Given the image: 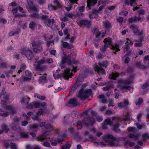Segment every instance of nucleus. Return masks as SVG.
<instances>
[{
	"mask_svg": "<svg viewBox=\"0 0 149 149\" xmlns=\"http://www.w3.org/2000/svg\"><path fill=\"white\" fill-rule=\"evenodd\" d=\"M84 137L88 136V138L91 139L92 142L95 143H97L98 145H107L113 147L120 146L122 143L120 142L121 139L120 138H115L112 135L108 134L103 136L102 141H100L95 138L93 137L92 134H89V132L86 131L84 133Z\"/></svg>",
	"mask_w": 149,
	"mask_h": 149,
	"instance_id": "1",
	"label": "nucleus"
},
{
	"mask_svg": "<svg viewBox=\"0 0 149 149\" xmlns=\"http://www.w3.org/2000/svg\"><path fill=\"white\" fill-rule=\"evenodd\" d=\"M95 122V120L94 117L91 118H89L85 119L83 120L82 123L80 122H78L77 124L78 129H79L83 126H87L88 125V123L93 124Z\"/></svg>",
	"mask_w": 149,
	"mask_h": 149,
	"instance_id": "2",
	"label": "nucleus"
},
{
	"mask_svg": "<svg viewBox=\"0 0 149 149\" xmlns=\"http://www.w3.org/2000/svg\"><path fill=\"white\" fill-rule=\"evenodd\" d=\"M91 90L90 89L85 90H82L79 91L78 96L81 100H85L91 95Z\"/></svg>",
	"mask_w": 149,
	"mask_h": 149,
	"instance_id": "3",
	"label": "nucleus"
},
{
	"mask_svg": "<svg viewBox=\"0 0 149 149\" xmlns=\"http://www.w3.org/2000/svg\"><path fill=\"white\" fill-rule=\"evenodd\" d=\"M70 69L68 68L66 69L64 71L63 73H62L61 75L58 74L57 75L54 74H53V76L55 79H57L59 78H61V76L64 77L66 79H68L72 75V73H70Z\"/></svg>",
	"mask_w": 149,
	"mask_h": 149,
	"instance_id": "4",
	"label": "nucleus"
},
{
	"mask_svg": "<svg viewBox=\"0 0 149 149\" xmlns=\"http://www.w3.org/2000/svg\"><path fill=\"white\" fill-rule=\"evenodd\" d=\"M70 69L68 68L66 69L64 71L63 73H62L61 75L58 74L57 75L54 74H53V76L55 79H57L59 78H61V76L64 77L66 79H68L72 75V73H70Z\"/></svg>",
	"mask_w": 149,
	"mask_h": 149,
	"instance_id": "5",
	"label": "nucleus"
},
{
	"mask_svg": "<svg viewBox=\"0 0 149 149\" xmlns=\"http://www.w3.org/2000/svg\"><path fill=\"white\" fill-rule=\"evenodd\" d=\"M132 82L131 81H127L124 80H120L118 81V87H120L121 89L125 90L128 89L130 90L132 89L131 88L128 86H126V85L131 83Z\"/></svg>",
	"mask_w": 149,
	"mask_h": 149,
	"instance_id": "6",
	"label": "nucleus"
},
{
	"mask_svg": "<svg viewBox=\"0 0 149 149\" xmlns=\"http://www.w3.org/2000/svg\"><path fill=\"white\" fill-rule=\"evenodd\" d=\"M64 56L63 57L62 59V63H67L69 64H71L72 63L75 64H77V63L78 62H75L74 61V58L75 56H74L73 57H71V56L70 55H68L67 56L64 53Z\"/></svg>",
	"mask_w": 149,
	"mask_h": 149,
	"instance_id": "7",
	"label": "nucleus"
},
{
	"mask_svg": "<svg viewBox=\"0 0 149 149\" xmlns=\"http://www.w3.org/2000/svg\"><path fill=\"white\" fill-rule=\"evenodd\" d=\"M31 44L32 46L35 47L33 48L34 51L36 52H38L42 51V49L41 45V42L39 40L36 41H32Z\"/></svg>",
	"mask_w": 149,
	"mask_h": 149,
	"instance_id": "8",
	"label": "nucleus"
},
{
	"mask_svg": "<svg viewBox=\"0 0 149 149\" xmlns=\"http://www.w3.org/2000/svg\"><path fill=\"white\" fill-rule=\"evenodd\" d=\"M46 104L44 102L41 103L33 102L32 103L30 104L28 107L29 109H32L34 107L36 108H40L43 109L45 108Z\"/></svg>",
	"mask_w": 149,
	"mask_h": 149,
	"instance_id": "9",
	"label": "nucleus"
},
{
	"mask_svg": "<svg viewBox=\"0 0 149 149\" xmlns=\"http://www.w3.org/2000/svg\"><path fill=\"white\" fill-rule=\"evenodd\" d=\"M43 111L42 109H40V110L37 113V115L35 116H34L33 113L31 112H28L27 113V115L26 114L24 115V114H23V116H24L25 115V116L26 119H27L31 117L33 120H37L38 119V116L42 114L43 113Z\"/></svg>",
	"mask_w": 149,
	"mask_h": 149,
	"instance_id": "10",
	"label": "nucleus"
},
{
	"mask_svg": "<svg viewBox=\"0 0 149 149\" xmlns=\"http://www.w3.org/2000/svg\"><path fill=\"white\" fill-rule=\"evenodd\" d=\"M21 53L23 55H25L29 60H31L33 57L32 52L29 50V49H23Z\"/></svg>",
	"mask_w": 149,
	"mask_h": 149,
	"instance_id": "11",
	"label": "nucleus"
},
{
	"mask_svg": "<svg viewBox=\"0 0 149 149\" xmlns=\"http://www.w3.org/2000/svg\"><path fill=\"white\" fill-rule=\"evenodd\" d=\"M104 42V47L101 49L102 52H104L107 48L110 47L112 44L111 39L109 38H106Z\"/></svg>",
	"mask_w": 149,
	"mask_h": 149,
	"instance_id": "12",
	"label": "nucleus"
},
{
	"mask_svg": "<svg viewBox=\"0 0 149 149\" xmlns=\"http://www.w3.org/2000/svg\"><path fill=\"white\" fill-rule=\"evenodd\" d=\"M25 73V77H22L20 78V80L22 81H28L31 79V74L30 71L28 70L26 71Z\"/></svg>",
	"mask_w": 149,
	"mask_h": 149,
	"instance_id": "13",
	"label": "nucleus"
},
{
	"mask_svg": "<svg viewBox=\"0 0 149 149\" xmlns=\"http://www.w3.org/2000/svg\"><path fill=\"white\" fill-rule=\"evenodd\" d=\"M125 3L127 5H130L132 6H133L134 7H135L134 8V11L138 9V7H136L137 6V4L135 1V0H127Z\"/></svg>",
	"mask_w": 149,
	"mask_h": 149,
	"instance_id": "14",
	"label": "nucleus"
},
{
	"mask_svg": "<svg viewBox=\"0 0 149 149\" xmlns=\"http://www.w3.org/2000/svg\"><path fill=\"white\" fill-rule=\"evenodd\" d=\"M129 105V102L127 100H125L124 103L122 102L118 104V107L120 109L123 108L124 109H126L127 106Z\"/></svg>",
	"mask_w": 149,
	"mask_h": 149,
	"instance_id": "15",
	"label": "nucleus"
},
{
	"mask_svg": "<svg viewBox=\"0 0 149 149\" xmlns=\"http://www.w3.org/2000/svg\"><path fill=\"white\" fill-rule=\"evenodd\" d=\"M77 22L79 25L81 26L84 25L88 27L90 25V22L86 20L78 19Z\"/></svg>",
	"mask_w": 149,
	"mask_h": 149,
	"instance_id": "16",
	"label": "nucleus"
},
{
	"mask_svg": "<svg viewBox=\"0 0 149 149\" xmlns=\"http://www.w3.org/2000/svg\"><path fill=\"white\" fill-rule=\"evenodd\" d=\"M19 122L17 118H15L14 119V121L13 123V126L12 127L13 129L15 130L19 131L20 130L19 127L17 126Z\"/></svg>",
	"mask_w": 149,
	"mask_h": 149,
	"instance_id": "17",
	"label": "nucleus"
},
{
	"mask_svg": "<svg viewBox=\"0 0 149 149\" xmlns=\"http://www.w3.org/2000/svg\"><path fill=\"white\" fill-rule=\"evenodd\" d=\"M130 116V113H127L125 115V116L123 118H121L120 117H117L115 118L114 117H112V119L113 120H114V119H116L118 121H121L122 120H127L128 119H130L129 116Z\"/></svg>",
	"mask_w": 149,
	"mask_h": 149,
	"instance_id": "18",
	"label": "nucleus"
},
{
	"mask_svg": "<svg viewBox=\"0 0 149 149\" xmlns=\"http://www.w3.org/2000/svg\"><path fill=\"white\" fill-rule=\"evenodd\" d=\"M94 70L99 74H101L103 75L105 74L104 70L102 68L98 67L97 65L95 66Z\"/></svg>",
	"mask_w": 149,
	"mask_h": 149,
	"instance_id": "19",
	"label": "nucleus"
},
{
	"mask_svg": "<svg viewBox=\"0 0 149 149\" xmlns=\"http://www.w3.org/2000/svg\"><path fill=\"white\" fill-rule=\"evenodd\" d=\"M112 122L109 119H107L105 120L104 124L102 125V127L103 129H106L107 128V125H112Z\"/></svg>",
	"mask_w": 149,
	"mask_h": 149,
	"instance_id": "20",
	"label": "nucleus"
},
{
	"mask_svg": "<svg viewBox=\"0 0 149 149\" xmlns=\"http://www.w3.org/2000/svg\"><path fill=\"white\" fill-rule=\"evenodd\" d=\"M38 58H36V63H38V65L35 67L36 69L37 70H41V68L40 67V65L44 63L45 62V61L44 59H42L39 61H37L38 60Z\"/></svg>",
	"mask_w": 149,
	"mask_h": 149,
	"instance_id": "21",
	"label": "nucleus"
},
{
	"mask_svg": "<svg viewBox=\"0 0 149 149\" xmlns=\"http://www.w3.org/2000/svg\"><path fill=\"white\" fill-rule=\"evenodd\" d=\"M27 1L30 8L33 11H36L37 10V8L33 5L31 0H27Z\"/></svg>",
	"mask_w": 149,
	"mask_h": 149,
	"instance_id": "22",
	"label": "nucleus"
},
{
	"mask_svg": "<svg viewBox=\"0 0 149 149\" xmlns=\"http://www.w3.org/2000/svg\"><path fill=\"white\" fill-rule=\"evenodd\" d=\"M39 126L40 127H44L46 129H51L52 130H53V127L49 124H46L44 122H41L40 123Z\"/></svg>",
	"mask_w": 149,
	"mask_h": 149,
	"instance_id": "23",
	"label": "nucleus"
},
{
	"mask_svg": "<svg viewBox=\"0 0 149 149\" xmlns=\"http://www.w3.org/2000/svg\"><path fill=\"white\" fill-rule=\"evenodd\" d=\"M65 1H68V3H69L70 7H65V8L68 11H69L71 9V6L74 3H77V0H65Z\"/></svg>",
	"mask_w": 149,
	"mask_h": 149,
	"instance_id": "24",
	"label": "nucleus"
},
{
	"mask_svg": "<svg viewBox=\"0 0 149 149\" xmlns=\"http://www.w3.org/2000/svg\"><path fill=\"white\" fill-rule=\"evenodd\" d=\"M126 39L127 41L125 42V48L127 50L130 46H132L133 43L132 40H130L129 39L127 38Z\"/></svg>",
	"mask_w": 149,
	"mask_h": 149,
	"instance_id": "25",
	"label": "nucleus"
},
{
	"mask_svg": "<svg viewBox=\"0 0 149 149\" xmlns=\"http://www.w3.org/2000/svg\"><path fill=\"white\" fill-rule=\"evenodd\" d=\"M97 0H87V6L90 7L91 6H94L97 3Z\"/></svg>",
	"mask_w": 149,
	"mask_h": 149,
	"instance_id": "26",
	"label": "nucleus"
},
{
	"mask_svg": "<svg viewBox=\"0 0 149 149\" xmlns=\"http://www.w3.org/2000/svg\"><path fill=\"white\" fill-rule=\"evenodd\" d=\"M83 81V78L81 77L80 76H79L75 84H74L73 86L74 88H76L78 86L79 84H80V82H82Z\"/></svg>",
	"mask_w": 149,
	"mask_h": 149,
	"instance_id": "27",
	"label": "nucleus"
},
{
	"mask_svg": "<svg viewBox=\"0 0 149 149\" xmlns=\"http://www.w3.org/2000/svg\"><path fill=\"white\" fill-rule=\"evenodd\" d=\"M119 74L117 72H112L109 76V78L111 79H113V80L115 79L116 77H117L119 76Z\"/></svg>",
	"mask_w": 149,
	"mask_h": 149,
	"instance_id": "28",
	"label": "nucleus"
},
{
	"mask_svg": "<svg viewBox=\"0 0 149 149\" xmlns=\"http://www.w3.org/2000/svg\"><path fill=\"white\" fill-rule=\"evenodd\" d=\"M98 97L100 100L101 102L103 103L104 104H106L107 103V101L104 95H99L98 96Z\"/></svg>",
	"mask_w": 149,
	"mask_h": 149,
	"instance_id": "29",
	"label": "nucleus"
},
{
	"mask_svg": "<svg viewBox=\"0 0 149 149\" xmlns=\"http://www.w3.org/2000/svg\"><path fill=\"white\" fill-rule=\"evenodd\" d=\"M39 127L38 125L37 124H34L30 126V129L35 131H36Z\"/></svg>",
	"mask_w": 149,
	"mask_h": 149,
	"instance_id": "30",
	"label": "nucleus"
},
{
	"mask_svg": "<svg viewBox=\"0 0 149 149\" xmlns=\"http://www.w3.org/2000/svg\"><path fill=\"white\" fill-rule=\"evenodd\" d=\"M18 9L19 12L22 13H24L23 8L20 7H19L17 8L13 9L12 10V13L14 14L17 11Z\"/></svg>",
	"mask_w": 149,
	"mask_h": 149,
	"instance_id": "31",
	"label": "nucleus"
},
{
	"mask_svg": "<svg viewBox=\"0 0 149 149\" xmlns=\"http://www.w3.org/2000/svg\"><path fill=\"white\" fill-rule=\"evenodd\" d=\"M62 142L63 140L58 138L54 142H52V145L53 146H56L57 145V143L59 144H62Z\"/></svg>",
	"mask_w": 149,
	"mask_h": 149,
	"instance_id": "32",
	"label": "nucleus"
},
{
	"mask_svg": "<svg viewBox=\"0 0 149 149\" xmlns=\"http://www.w3.org/2000/svg\"><path fill=\"white\" fill-rule=\"evenodd\" d=\"M131 29H132L134 33H137L138 31V27L134 24H132L130 27Z\"/></svg>",
	"mask_w": 149,
	"mask_h": 149,
	"instance_id": "33",
	"label": "nucleus"
},
{
	"mask_svg": "<svg viewBox=\"0 0 149 149\" xmlns=\"http://www.w3.org/2000/svg\"><path fill=\"white\" fill-rule=\"evenodd\" d=\"M7 109L11 113H13L15 112V107L12 106H7Z\"/></svg>",
	"mask_w": 149,
	"mask_h": 149,
	"instance_id": "34",
	"label": "nucleus"
},
{
	"mask_svg": "<svg viewBox=\"0 0 149 149\" xmlns=\"http://www.w3.org/2000/svg\"><path fill=\"white\" fill-rule=\"evenodd\" d=\"M49 133L48 132H46L44 133L43 135L41 136H40L38 137V139L40 140H44L45 138H47V137L46 136V135L49 134Z\"/></svg>",
	"mask_w": 149,
	"mask_h": 149,
	"instance_id": "35",
	"label": "nucleus"
},
{
	"mask_svg": "<svg viewBox=\"0 0 149 149\" xmlns=\"http://www.w3.org/2000/svg\"><path fill=\"white\" fill-rule=\"evenodd\" d=\"M2 128L3 131H0V134H1L3 132H5L6 133L9 130V129L5 125H3L2 127Z\"/></svg>",
	"mask_w": 149,
	"mask_h": 149,
	"instance_id": "36",
	"label": "nucleus"
},
{
	"mask_svg": "<svg viewBox=\"0 0 149 149\" xmlns=\"http://www.w3.org/2000/svg\"><path fill=\"white\" fill-rule=\"evenodd\" d=\"M57 7H58L56 6L53 5L52 4H49L48 6V8L51 11L56 10Z\"/></svg>",
	"mask_w": 149,
	"mask_h": 149,
	"instance_id": "37",
	"label": "nucleus"
},
{
	"mask_svg": "<svg viewBox=\"0 0 149 149\" xmlns=\"http://www.w3.org/2000/svg\"><path fill=\"white\" fill-rule=\"evenodd\" d=\"M98 64L100 66H103L104 67H107L108 65V63L107 61H105L102 63H99Z\"/></svg>",
	"mask_w": 149,
	"mask_h": 149,
	"instance_id": "38",
	"label": "nucleus"
},
{
	"mask_svg": "<svg viewBox=\"0 0 149 149\" xmlns=\"http://www.w3.org/2000/svg\"><path fill=\"white\" fill-rule=\"evenodd\" d=\"M63 45L64 47L69 48H71L73 47V45H69L68 42H64L63 43Z\"/></svg>",
	"mask_w": 149,
	"mask_h": 149,
	"instance_id": "39",
	"label": "nucleus"
},
{
	"mask_svg": "<svg viewBox=\"0 0 149 149\" xmlns=\"http://www.w3.org/2000/svg\"><path fill=\"white\" fill-rule=\"evenodd\" d=\"M69 103L71 104L75 105L77 104V101L76 98H74L70 100Z\"/></svg>",
	"mask_w": 149,
	"mask_h": 149,
	"instance_id": "40",
	"label": "nucleus"
},
{
	"mask_svg": "<svg viewBox=\"0 0 149 149\" xmlns=\"http://www.w3.org/2000/svg\"><path fill=\"white\" fill-rule=\"evenodd\" d=\"M111 47L112 49L113 50H115L116 51H118L120 50V47L117 44L112 45Z\"/></svg>",
	"mask_w": 149,
	"mask_h": 149,
	"instance_id": "41",
	"label": "nucleus"
},
{
	"mask_svg": "<svg viewBox=\"0 0 149 149\" xmlns=\"http://www.w3.org/2000/svg\"><path fill=\"white\" fill-rule=\"evenodd\" d=\"M71 143H66L64 147H61V149H68L71 147Z\"/></svg>",
	"mask_w": 149,
	"mask_h": 149,
	"instance_id": "42",
	"label": "nucleus"
},
{
	"mask_svg": "<svg viewBox=\"0 0 149 149\" xmlns=\"http://www.w3.org/2000/svg\"><path fill=\"white\" fill-rule=\"evenodd\" d=\"M36 26V23L33 22H31L29 24V27L31 29H33Z\"/></svg>",
	"mask_w": 149,
	"mask_h": 149,
	"instance_id": "43",
	"label": "nucleus"
},
{
	"mask_svg": "<svg viewBox=\"0 0 149 149\" xmlns=\"http://www.w3.org/2000/svg\"><path fill=\"white\" fill-rule=\"evenodd\" d=\"M29 100V98L27 97V96H25L24 97H22V98H21L20 100V102L22 104L24 103V102L26 101L27 100Z\"/></svg>",
	"mask_w": 149,
	"mask_h": 149,
	"instance_id": "44",
	"label": "nucleus"
},
{
	"mask_svg": "<svg viewBox=\"0 0 149 149\" xmlns=\"http://www.w3.org/2000/svg\"><path fill=\"white\" fill-rule=\"evenodd\" d=\"M54 22V19H52V22H51V20L49 19H48L46 22V23L47 24V25L49 26H51L52 25V23Z\"/></svg>",
	"mask_w": 149,
	"mask_h": 149,
	"instance_id": "45",
	"label": "nucleus"
},
{
	"mask_svg": "<svg viewBox=\"0 0 149 149\" xmlns=\"http://www.w3.org/2000/svg\"><path fill=\"white\" fill-rule=\"evenodd\" d=\"M103 23L104 25L106 28H109L111 26V24L108 21H105Z\"/></svg>",
	"mask_w": 149,
	"mask_h": 149,
	"instance_id": "46",
	"label": "nucleus"
},
{
	"mask_svg": "<svg viewBox=\"0 0 149 149\" xmlns=\"http://www.w3.org/2000/svg\"><path fill=\"white\" fill-rule=\"evenodd\" d=\"M130 138L134 140H136L138 139L139 136L137 135H135L133 134H130L129 135Z\"/></svg>",
	"mask_w": 149,
	"mask_h": 149,
	"instance_id": "47",
	"label": "nucleus"
},
{
	"mask_svg": "<svg viewBox=\"0 0 149 149\" xmlns=\"http://www.w3.org/2000/svg\"><path fill=\"white\" fill-rule=\"evenodd\" d=\"M46 78L44 76L40 77L39 79V83H41L42 82H45L46 81Z\"/></svg>",
	"mask_w": 149,
	"mask_h": 149,
	"instance_id": "48",
	"label": "nucleus"
},
{
	"mask_svg": "<svg viewBox=\"0 0 149 149\" xmlns=\"http://www.w3.org/2000/svg\"><path fill=\"white\" fill-rule=\"evenodd\" d=\"M134 143L133 142H132L129 141H127L125 143V146H127V145H129L130 146L132 147L134 145Z\"/></svg>",
	"mask_w": 149,
	"mask_h": 149,
	"instance_id": "49",
	"label": "nucleus"
},
{
	"mask_svg": "<svg viewBox=\"0 0 149 149\" xmlns=\"http://www.w3.org/2000/svg\"><path fill=\"white\" fill-rule=\"evenodd\" d=\"M10 147L12 149H16L17 148V146L15 143L11 142L9 145Z\"/></svg>",
	"mask_w": 149,
	"mask_h": 149,
	"instance_id": "50",
	"label": "nucleus"
},
{
	"mask_svg": "<svg viewBox=\"0 0 149 149\" xmlns=\"http://www.w3.org/2000/svg\"><path fill=\"white\" fill-rule=\"evenodd\" d=\"M21 136L22 137L26 138L28 136V134L25 132H23L20 133Z\"/></svg>",
	"mask_w": 149,
	"mask_h": 149,
	"instance_id": "51",
	"label": "nucleus"
},
{
	"mask_svg": "<svg viewBox=\"0 0 149 149\" xmlns=\"http://www.w3.org/2000/svg\"><path fill=\"white\" fill-rule=\"evenodd\" d=\"M143 102V100L141 98H139V100L136 102V105L137 106L140 105Z\"/></svg>",
	"mask_w": 149,
	"mask_h": 149,
	"instance_id": "52",
	"label": "nucleus"
},
{
	"mask_svg": "<svg viewBox=\"0 0 149 149\" xmlns=\"http://www.w3.org/2000/svg\"><path fill=\"white\" fill-rule=\"evenodd\" d=\"M136 43L135 44V46L136 47H140L142 44V40L139 41H136Z\"/></svg>",
	"mask_w": 149,
	"mask_h": 149,
	"instance_id": "53",
	"label": "nucleus"
},
{
	"mask_svg": "<svg viewBox=\"0 0 149 149\" xmlns=\"http://www.w3.org/2000/svg\"><path fill=\"white\" fill-rule=\"evenodd\" d=\"M109 104L108 105V106L109 107L110 106L114 107V105L113 104V101L111 99L109 101Z\"/></svg>",
	"mask_w": 149,
	"mask_h": 149,
	"instance_id": "54",
	"label": "nucleus"
},
{
	"mask_svg": "<svg viewBox=\"0 0 149 149\" xmlns=\"http://www.w3.org/2000/svg\"><path fill=\"white\" fill-rule=\"evenodd\" d=\"M42 145L44 146L49 147L50 146V144L47 142H43L42 143Z\"/></svg>",
	"mask_w": 149,
	"mask_h": 149,
	"instance_id": "55",
	"label": "nucleus"
},
{
	"mask_svg": "<svg viewBox=\"0 0 149 149\" xmlns=\"http://www.w3.org/2000/svg\"><path fill=\"white\" fill-rule=\"evenodd\" d=\"M61 20L63 21H66L68 20V16L67 15H66L64 17L61 18Z\"/></svg>",
	"mask_w": 149,
	"mask_h": 149,
	"instance_id": "56",
	"label": "nucleus"
},
{
	"mask_svg": "<svg viewBox=\"0 0 149 149\" xmlns=\"http://www.w3.org/2000/svg\"><path fill=\"white\" fill-rule=\"evenodd\" d=\"M136 17L131 18L129 19V22H133L134 21H136Z\"/></svg>",
	"mask_w": 149,
	"mask_h": 149,
	"instance_id": "57",
	"label": "nucleus"
},
{
	"mask_svg": "<svg viewBox=\"0 0 149 149\" xmlns=\"http://www.w3.org/2000/svg\"><path fill=\"white\" fill-rule=\"evenodd\" d=\"M37 97L41 100H44L45 98V96H40L39 95H37Z\"/></svg>",
	"mask_w": 149,
	"mask_h": 149,
	"instance_id": "58",
	"label": "nucleus"
},
{
	"mask_svg": "<svg viewBox=\"0 0 149 149\" xmlns=\"http://www.w3.org/2000/svg\"><path fill=\"white\" fill-rule=\"evenodd\" d=\"M135 128L133 127H129L127 130L129 132H134V131Z\"/></svg>",
	"mask_w": 149,
	"mask_h": 149,
	"instance_id": "59",
	"label": "nucleus"
},
{
	"mask_svg": "<svg viewBox=\"0 0 149 149\" xmlns=\"http://www.w3.org/2000/svg\"><path fill=\"white\" fill-rule=\"evenodd\" d=\"M74 17H76V16H79L80 17H83L84 16V14L81 13H78L77 14V15H75L74 16Z\"/></svg>",
	"mask_w": 149,
	"mask_h": 149,
	"instance_id": "60",
	"label": "nucleus"
},
{
	"mask_svg": "<svg viewBox=\"0 0 149 149\" xmlns=\"http://www.w3.org/2000/svg\"><path fill=\"white\" fill-rule=\"evenodd\" d=\"M118 22L120 23H122L123 21V18L122 17H119L117 19Z\"/></svg>",
	"mask_w": 149,
	"mask_h": 149,
	"instance_id": "61",
	"label": "nucleus"
},
{
	"mask_svg": "<svg viewBox=\"0 0 149 149\" xmlns=\"http://www.w3.org/2000/svg\"><path fill=\"white\" fill-rule=\"evenodd\" d=\"M128 14V12L126 11H124L120 13V14L121 15H123L126 16Z\"/></svg>",
	"mask_w": 149,
	"mask_h": 149,
	"instance_id": "62",
	"label": "nucleus"
},
{
	"mask_svg": "<svg viewBox=\"0 0 149 149\" xmlns=\"http://www.w3.org/2000/svg\"><path fill=\"white\" fill-rule=\"evenodd\" d=\"M136 125H137V127L139 129H141L143 127V126L142 125H140L139 123H137L136 124Z\"/></svg>",
	"mask_w": 149,
	"mask_h": 149,
	"instance_id": "63",
	"label": "nucleus"
},
{
	"mask_svg": "<svg viewBox=\"0 0 149 149\" xmlns=\"http://www.w3.org/2000/svg\"><path fill=\"white\" fill-rule=\"evenodd\" d=\"M97 120L99 122H101L103 118L102 117L98 116L97 117Z\"/></svg>",
	"mask_w": 149,
	"mask_h": 149,
	"instance_id": "64",
	"label": "nucleus"
}]
</instances>
